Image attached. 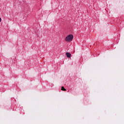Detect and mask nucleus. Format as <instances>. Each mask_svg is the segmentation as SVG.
<instances>
[{"label": "nucleus", "mask_w": 124, "mask_h": 124, "mask_svg": "<svg viewBox=\"0 0 124 124\" xmlns=\"http://www.w3.org/2000/svg\"><path fill=\"white\" fill-rule=\"evenodd\" d=\"M72 40H73V35L72 34L67 35L65 38V41L67 42H71Z\"/></svg>", "instance_id": "nucleus-1"}, {"label": "nucleus", "mask_w": 124, "mask_h": 124, "mask_svg": "<svg viewBox=\"0 0 124 124\" xmlns=\"http://www.w3.org/2000/svg\"><path fill=\"white\" fill-rule=\"evenodd\" d=\"M66 55L67 58H71V54H70L68 52L66 53Z\"/></svg>", "instance_id": "nucleus-2"}, {"label": "nucleus", "mask_w": 124, "mask_h": 124, "mask_svg": "<svg viewBox=\"0 0 124 124\" xmlns=\"http://www.w3.org/2000/svg\"><path fill=\"white\" fill-rule=\"evenodd\" d=\"M62 91H66V89H65V88H64V87L63 86H62V89H61Z\"/></svg>", "instance_id": "nucleus-3"}, {"label": "nucleus", "mask_w": 124, "mask_h": 124, "mask_svg": "<svg viewBox=\"0 0 124 124\" xmlns=\"http://www.w3.org/2000/svg\"><path fill=\"white\" fill-rule=\"evenodd\" d=\"M1 22V18L0 17V23Z\"/></svg>", "instance_id": "nucleus-4"}]
</instances>
